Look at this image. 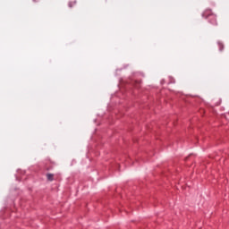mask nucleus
Returning <instances> with one entry per match:
<instances>
[{"mask_svg":"<svg viewBox=\"0 0 229 229\" xmlns=\"http://www.w3.org/2000/svg\"><path fill=\"white\" fill-rule=\"evenodd\" d=\"M55 175L53 174H47V178L48 182H53Z\"/></svg>","mask_w":229,"mask_h":229,"instance_id":"f257e3e1","label":"nucleus"},{"mask_svg":"<svg viewBox=\"0 0 229 229\" xmlns=\"http://www.w3.org/2000/svg\"><path fill=\"white\" fill-rule=\"evenodd\" d=\"M70 8H72V3L69 4Z\"/></svg>","mask_w":229,"mask_h":229,"instance_id":"f03ea898","label":"nucleus"},{"mask_svg":"<svg viewBox=\"0 0 229 229\" xmlns=\"http://www.w3.org/2000/svg\"><path fill=\"white\" fill-rule=\"evenodd\" d=\"M34 1V3H38V1H40V0H33Z\"/></svg>","mask_w":229,"mask_h":229,"instance_id":"7ed1b4c3","label":"nucleus"}]
</instances>
